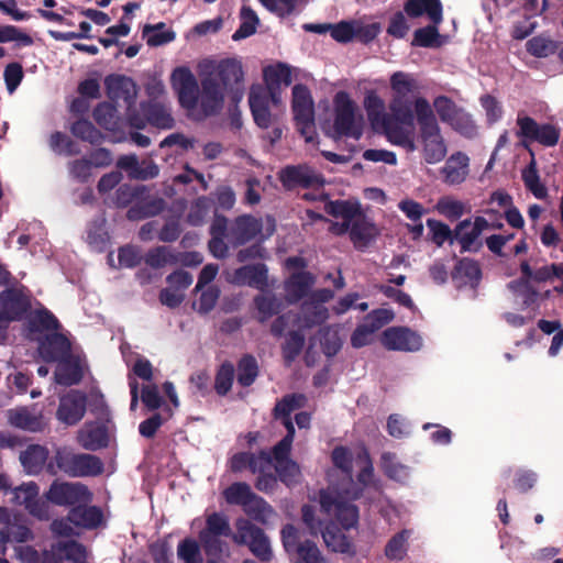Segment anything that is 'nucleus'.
Listing matches in <instances>:
<instances>
[{"mask_svg":"<svg viewBox=\"0 0 563 563\" xmlns=\"http://www.w3.org/2000/svg\"><path fill=\"white\" fill-rule=\"evenodd\" d=\"M244 73L241 62L235 58H225L218 63L216 68L205 75L201 80L200 111L202 117L218 114L224 104V91L234 93L233 99L242 96Z\"/></svg>","mask_w":563,"mask_h":563,"instance_id":"1","label":"nucleus"},{"mask_svg":"<svg viewBox=\"0 0 563 563\" xmlns=\"http://www.w3.org/2000/svg\"><path fill=\"white\" fill-rule=\"evenodd\" d=\"M390 113L386 117L385 135L387 140L408 152L417 150L415 143V101L409 98H393L389 104Z\"/></svg>","mask_w":563,"mask_h":563,"instance_id":"2","label":"nucleus"},{"mask_svg":"<svg viewBox=\"0 0 563 563\" xmlns=\"http://www.w3.org/2000/svg\"><path fill=\"white\" fill-rule=\"evenodd\" d=\"M415 109L422 143L423 158L428 164H437L441 162L448 153L437 117L429 101L423 97L416 98Z\"/></svg>","mask_w":563,"mask_h":563,"instance_id":"3","label":"nucleus"},{"mask_svg":"<svg viewBox=\"0 0 563 563\" xmlns=\"http://www.w3.org/2000/svg\"><path fill=\"white\" fill-rule=\"evenodd\" d=\"M91 412L96 416V421L86 422L77 438L84 449L97 451L108 446L110 431L114 424L111 411L102 396L93 401Z\"/></svg>","mask_w":563,"mask_h":563,"instance_id":"4","label":"nucleus"},{"mask_svg":"<svg viewBox=\"0 0 563 563\" xmlns=\"http://www.w3.org/2000/svg\"><path fill=\"white\" fill-rule=\"evenodd\" d=\"M334 120L331 137L340 140L342 137H352L360 140L363 134L362 118H356V103L350 95L344 91H338L333 98Z\"/></svg>","mask_w":563,"mask_h":563,"instance_id":"5","label":"nucleus"},{"mask_svg":"<svg viewBox=\"0 0 563 563\" xmlns=\"http://www.w3.org/2000/svg\"><path fill=\"white\" fill-rule=\"evenodd\" d=\"M170 84L177 95L180 107L188 114L195 115V112L200 110L201 91L192 71L186 66L176 67L172 73ZM197 118H203L201 111H199Z\"/></svg>","mask_w":563,"mask_h":563,"instance_id":"6","label":"nucleus"},{"mask_svg":"<svg viewBox=\"0 0 563 563\" xmlns=\"http://www.w3.org/2000/svg\"><path fill=\"white\" fill-rule=\"evenodd\" d=\"M31 308L30 296L21 289L11 287L0 291V334L2 340L5 339L10 324L21 321Z\"/></svg>","mask_w":563,"mask_h":563,"instance_id":"7","label":"nucleus"},{"mask_svg":"<svg viewBox=\"0 0 563 563\" xmlns=\"http://www.w3.org/2000/svg\"><path fill=\"white\" fill-rule=\"evenodd\" d=\"M233 541L246 545L250 552L261 562H269L273 558L271 541L265 531L247 519H239Z\"/></svg>","mask_w":563,"mask_h":563,"instance_id":"8","label":"nucleus"},{"mask_svg":"<svg viewBox=\"0 0 563 563\" xmlns=\"http://www.w3.org/2000/svg\"><path fill=\"white\" fill-rule=\"evenodd\" d=\"M278 180L285 190L298 188H321L325 184L323 175L308 164L287 165L278 172Z\"/></svg>","mask_w":563,"mask_h":563,"instance_id":"9","label":"nucleus"},{"mask_svg":"<svg viewBox=\"0 0 563 563\" xmlns=\"http://www.w3.org/2000/svg\"><path fill=\"white\" fill-rule=\"evenodd\" d=\"M12 503L24 506L25 510L38 520H49V505L40 497V488L35 482L23 483L22 485L11 488Z\"/></svg>","mask_w":563,"mask_h":563,"instance_id":"10","label":"nucleus"},{"mask_svg":"<svg viewBox=\"0 0 563 563\" xmlns=\"http://www.w3.org/2000/svg\"><path fill=\"white\" fill-rule=\"evenodd\" d=\"M91 499L88 488L79 483L53 482L45 493V500L57 506H73Z\"/></svg>","mask_w":563,"mask_h":563,"instance_id":"11","label":"nucleus"},{"mask_svg":"<svg viewBox=\"0 0 563 563\" xmlns=\"http://www.w3.org/2000/svg\"><path fill=\"white\" fill-rule=\"evenodd\" d=\"M271 95L263 89L262 85L252 86L249 93V104L255 124L267 130L278 121V114L271 111L267 103Z\"/></svg>","mask_w":563,"mask_h":563,"instance_id":"12","label":"nucleus"},{"mask_svg":"<svg viewBox=\"0 0 563 563\" xmlns=\"http://www.w3.org/2000/svg\"><path fill=\"white\" fill-rule=\"evenodd\" d=\"M108 98L119 103L120 101L131 110L137 95L136 84L125 75L111 74L104 78Z\"/></svg>","mask_w":563,"mask_h":563,"instance_id":"13","label":"nucleus"},{"mask_svg":"<svg viewBox=\"0 0 563 563\" xmlns=\"http://www.w3.org/2000/svg\"><path fill=\"white\" fill-rule=\"evenodd\" d=\"M487 229H489V221L481 216L475 217L473 222L471 219L460 221L455 225V235L459 238L461 253L471 251L477 252L482 246V243H478L476 247L473 246L483 231Z\"/></svg>","mask_w":563,"mask_h":563,"instance_id":"14","label":"nucleus"},{"mask_svg":"<svg viewBox=\"0 0 563 563\" xmlns=\"http://www.w3.org/2000/svg\"><path fill=\"white\" fill-rule=\"evenodd\" d=\"M262 228L261 220L250 214L239 216L228 227V242L233 247L244 245L261 233Z\"/></svg>","mask_w":563,"mask_h":563,"instance_id":"15","label":"nucleus"},{"mask_svg":"<svg viewBox=\"0 0 563 563\" xmlns=\"http://www.w3.org/2000/svg\"><path fill=\"white\" fill-rule=\"evenodd\" d=\"M383 345L391 351H418L422 341L420 335L408 328H388L382 338Z\"/></svg>","mask_w":563,"mask_h":563,"instance_id":"16","label":"nucleus"},{"mask_svg":"<svg viewBox=\"0 0 563 563\" xmlns=\"http://www.w3.org/2000/svg\"><path fill=\"white\" fill-rule=\"evenodd\" d=\"M71 353V344L66 335L57 331L38 340V354L46 363L57 362Z\"/></svg>","mask_w":563,"mask_h":563,"instance_id":"17","label":"nucleus"},{"mask_svg":"<svg viewBox=\"0 0 563 563\" xmlns=\"http://www.w3.org/2000/svg\"><path fill=\"white\" fill-rule=\"evenodd\" d=\"M232 283L264 290L268 286L267 266L263 263L241 266L234 271Z\"/></svg>","mask_w":563,"mask_h":563,"instance_id":"18","label":"nucleus"},{"mask_svg":"<svg viewBox=\"0 0 563 563\" xmlns=\"http://www.w3.org/2000/svg\"><path fill=\"white\" fill-rule=\"evenodd\" d=\"M86 408L87 398L84 394H69L60 399L57 418L68 426H74L82 419Z\"/></svg>","mask_w":563,"mask_h":563,"instance_id":"19","label":"nucleus"},{"mask_svg":"<svg viewBox=\"0 0 563 563\" xmlns=\"http://www.w3.org/2000/svg\"><path fill=\"white\" fill-rule=\"evenodd\" d=\"M379 234L375 223L363 211L351 222L350 240L356 250L366 249Z\"/></svg>","mask_w":563,"mask_h":563,"instance_id":"20","label":"nucleus"},{"mask_svg":"<svg viewBox=\"0 0 563 563\" xmlns=\"http://www.w3.org/2000/svg\"><path fill=\"white\" fill-rule=\"evenodd\" d=\"M451 278L456 283L457 288L466 285H470L472 288H476L482 279L481 266L478 262L473 258H460L451 272Z\"/></svg>","mask_w":563,"mask_h":563,"instance_id":"21","label":"nucleus"},{"mask_svg":"<svg viewBox=\"0 0 563 563\" xmlns=\"http://www.w3.org/2000/svg\"><path fill=\"white\" fill-rule=\"evenodd\" d=\"M404 12L411 19L426 14L433 24H441L443 21L441 0H407L404 3Z\"/></svg>","mask_w":563,"mask_h":563,"instance_id":"22","label":"nucleus"},{"mask_svg":"<svg viewBox=\"0 0 563 563\" xmlns=\"http://www.w3.org/2000/svg\"><path fill=\"white\" fill-rule=\"evenodd\" d=\"M227 231V217L216 213L209 229L211 239L208 243L209 251L216 258L222 260L225 258L229 254V245L224 241L225 239L228 240Z\"/></svg>","mask_w":563,"mask_h":563,"instance_id":"23","label":"nucleus"},{"mask_svg":"<svg viewBox=\"0 0 563 563\" xmlns=\"http://www.w3.org/2000/svg\"><path fill=\"white\" fill-rule=\"evenodd\" d=\"M57 362L59 365L54 374L57 384L63 386H73L82 380L84 368L78 355L69 353L63 360Z\"/></svg>","mask_w":563,"mask_h":563,"instance_id":"24","label":"nucleus"},{"mask_svg":"<svg viewBox=\"0 0 563 563\" xmlns=\"http://www.w3.org/2000/svg\"><path fill=\"white\" fill-rule=\"evenodd\" d=\"M85 504L86 503H81L71 507L67 515V519L76 527L89 530L96 529L101 525L103 514L99 507L87 506Z\"/></svg>","mask_w":563,"mask_h":563,"instance_id":"25","label":"nucleus"},{"mask_svg":"<svg viewBox=\"0 0 563 563\" xmlns=\"http://www.w3.org/2000/svg\"><path fill=\"white\" fill-rule=\"evenodd\" d=\"M314 282L316 278L310 272L301 271L292 273L285 282L287 301L289 303H297L303 299L306 296H308Z\"/></svg>","mask_w":563,"mask_h":563,"instance_id":"26","label":"nucleus"},{"mask_svg":"<svg viewBox=\"0 0 563 563\" xmlns=\"http://www.w3.org/2000/svg\"><path fill=\"white\" fill-rule=\"evenodd\" d=\"M468 156L463 152L452 154L442 168L443 180L449 185L462 184L468 174Z\"/></svg>","mask_w":563,"mask_h":563,"instance_id":"27","label":"nucleus"},{"mask_svg":"<svg viewBox=\"0 0 563 563\" xmlns=\"http://www.w3.org/2000/svg\"><path fill=\"white\" fill-rule=\"evenodd\" d=\"M141 186H131L128 184L121 185L115 192V205L119 208H125L133 202V206L128 210L126 217L130 220L141 219Z\"/></svg>","mask_w":563,"mask_h":563,"instance_id":"28","label":"nucleus"},{"mask_svg":"<svg viewBox=\"0 0 563 563\" xmlns=\"http://www.w3.org/2000/svg\"><path fill=\"white\" fill-rule=\"evenodd\" d=\"M291 109L295 120L308 121L314 117L313 100L307 86L297 84L292 87Z\"/></svg>","mask_w":563,"mask_h":563,"instance_id":"29","label":"nucleus"},{"mask_svg":"<svg viewBox=\"0 0 563 563\" xmlns=\"http://www.w3.org/2000/svg\"><path fill=\"white\" fill-rule=\"evenodd\" d=\"M106 218L103 216H99L91 220L87 225L86 242L89 247L97 253L104 252L110 244V235L106 228Z\"/></svg>","mask_w":563,"mask_h":563,"instance_id":"30","label":"nucleus"},{"mask_svg":"<svg viewBox=\"0 0 563 563\" xmlns=\"http://www.w3.org/2000/svg\"><path fill=\"white\" fill-rule=\"evenodd\" d=\"M48 450L40 444H31L20 454V461L27 474L37 475L44 468Z\"/></svg>","mask_w":563,"mask_h":563,"instance_id":"31","label":"nucleus"},{"mask_svg":"<svg viewBox=\"0 0 563 563\" xmlns=\"http://www.w3.org/2000/svg\"><path fill=\"white\" fill-rule=\"evenodd\" d=\"M329 319V310L323 305L305 300L300 306L301 329H312L323 324Z\"/></svg>","mask_w":563,"mask_h":563,"instance_id":"32","label":"nucleus"},{"mask_svg":"<svg viewBox=\"0 0 563 563\" xmlns=\"http://www.w3.org/2000/svg\"><path fill=\"white\" fill-rule=\"evenodd\" d=\"M254 306L257 311V321L265 323L272 317L277 316L284 308L282 299L274 294H260L254 297Z\"/></svg>","mask_w":563,"mask_h":563,"instance_id":"33","label":"nucleus"},{"mask_svg":"<svg viewBox=\"0 0 563 563\" xmlns=\"http://www.w3.org/2000/svg\"><path fill=\"white\" fill-rule=\"evenodd\" d=\"M60 323L52 311L42 307L31 312L27 319V329L34 333L44 331H58Z\"/></svg>","mask_w":563,"mask_h":563,"instance_id":"34","label":"nucleus"},{"mask_svg":"<svg viewBox=\"0 0 563 563\" xmlns=\"http://www.w3.org/2000/svg\"><path fill=\"white\" fill-rule=\"evenodd\" d=\"M159 129H172L174 126V118L170 111L161 103H143V121Z\"/></svg>","mask_w":563,"mask_h":563,"instance_id":"35","label":"nucleus"},{"mask_svg":"<svg viewBox=\"0 0 563 563\" xmlns=\"http://www.w3.org/2000/svg\"><path fill=\"white\" fill-rule=\"evenodd\" d=\"M364 107L372 124L380 125L385 131L386 117L388 113L385 112L383 99L375 91H368L364 98Z\"/></svg>","mask_w":563,"mask_h":563,"instance_id":"36","label":"nucleus"},{"mask_svg":"<svg viewBox=\"0 0 563 563\" xmlns=\"http://www.w3.org/2000/svg\"><path fill=\"white\" fill-rule=\"evenodd\" d=\"M73 477L98 476L103 472V463L100 457L80 453L76 455Z\"/></svg>","mask_w":563,"mask_h":563,"instance_id":"37","label":"nucleus"},{"mask_svg":"<svg viewBox=\"0 0 563 563\" xmlns=\"http://www.w3.org/2000/svg\"><path fill=\"white\" fill-rule=\"evenodd\" d=\"M238 384L242 387H250L256 380L260 368L255 356L244 354L238 362Z\"/></svg>","mask_w":563,"mask_h":563,"instance_id":"38","label":"nucleus"},{"mask_svg":"<svg viewBox=\"0 0 563 563\" xmlns=\"http://www.w3.org/2000/svg\"><path fill=\"white\" fill-rule=\"evenodd\" d=\"M324 211L334 218L353 220L357 216H361L362 208L358 202H351L349 200H328L324 205Z\"/></svg>","mask_w":563,"mask_h":563,"instance_id":"39","label":"nucleus"},{"mask_svg":"<svg viewBox=\"0 0 563 563\" xmlns=\"http://www.w3.org/2000/svg\"><path fill=\"white\" fill-rule=\"evenodd\" d=\"M223 497L228 504L239 505L244 508L255 497V493L252 492L247 483L236 482L223 490Z\"/></svg>","mask_w":563,"mask_h":563,"instance_id":"40","label":"nucleus"},{"mask_svg":"<svg viewBox=\"0 0 563 563\" xmlns=\"http://www.w3.org/2000/svg\"><path fill=\"white\" fill-rule=\"evenodd\" d=\"M175 32L167 29L163 22L156 25H143V37H146L148 46L157 47L175 40Z\"/></svg>","mask_w":563,"mask_h":563,"instance_id":"41","label":"nucleus"},{"mask_svg":"<svg viewBox=\"0 0 563 563\" xmlns=\"http://www.w3.org/2000/svg\"><path fill=\"white\" fill-rule=\"evenodd\" d=\"M263 77L265 86L280 87L282 84L289 86L292 81L291 70L288 65L278 63L264 68Z\"/></svg>","mask_w":563,"mask_h":563,"instance_id":"42","label":"nucleus"},{"mask_svg":"<svg viewBox=\"0 0 563 563\" xmlns=\"http://www.w3.org/2000/svg\"><path fill=\"white\" fill-rule=\"evenodd\" d=\"M305 335L300 330L289 331L284 344L282 345V353L287 365H290L302 352L305 346Z\"/></svg>","mask_w":563,"mask_h":563,"instance_id":"43","label":"nucleus"},{"mask_svg":"<svg viewBox=\"0 0 563 563\" xmlns=\"http://www.w3.org/2000/svg\"><path fill=\"white\" fill-rule=\"evenodd\" d=\"M10 422L16 428L31 432H37L43 429L42 417L32 413L25 408L11 412Z\"/></svg>","mask_w":563,"mask_h":563,"instance_id":"44","label":"nucleus"},{"mask_svg":"<svg viewBox=\"0 0 563 563\" xmlns=\"http://www.w3.org/2000/svg\"><path fill=\"white\" fill-rule=\"evenodd\" d=\"M70 131L74 136L92 145L103 142V134L88 120L81 119L73 123Z\"/></svg>","mask_w":563,"mask_h":563,"instance_id":"45","label":"nucleus"},{"mask_svg":"<svg viewBox=\"0 0 563 563\" xmlns=\"http://www.w3.org/2000/svg\"><path fill=\"white\" fill-rule=\"evenodd\" d=\"M380 460L382 468L387 477L398 482H404L408 478L409 468L397 461L395 453L385 452L382 454Z\"/></svg>","mask_w":563,"mask_h":563,"instance_id":"46","label":"nucleus"},{"mask_svg":"<svg viewBox=\"0 0 563 563\" xmlns=\"http://www.w3.org/2000/svg\"><path fill=\"white\" fill-rule=\"evenodd\" d=\"M235 368L230 361H224L214 377V390L219 396H225L232 388Z\"/></svg>","mask_w":563,"mask_h":563,"instance_id":"47","label":"nucleus"},{"mask_svg":"<svg viewBox=\"0 0 563 563\" xmlns=\"http://www.w3.org/2000/svg\"><path fill=\"white\" fill-rule=\"evenodd\" d=\"M440 24H429L424 27L417 29L413 33L411 42L412 46L418 47H439L441 45L440 33L438 26Z\"/></svg>","mask_w":563,"mask_h":563,"instance_id":"48","label":"nucleus"},{"mask_svg":"<svg viewBox=\"0 0 563 563\" xmlns=\"http://www.w3.org/2000/svg\"><path fill=\"white\" fill-rule=\"evenodd\" d=\"M448 125L466 137H473L477 132V126L472 119V115L462 108H459L452 119L448 122Z\"/></svg>","mask_w":563,"mask_h":563,"instance_id":"49","label":"nucleus"},{"mask_svg":"<svg viewBox=\"0 0 563 563\" xmlns=\"http://www.w3.org/2000/svg\"><path fill=\"white\" fill-rule=\"evenodd\" d=\"M427 227L432 233V242L439 247L442 246L444 242H449L451 245L454 241L459 242V238L455 235V228L451 230L448 224L435 219H428Z\"/></svg>","mask_w":563,"mask_h":563,"instance_id":"50","label":"nucleus"},{"mask_svg":"<svg viewBox=\"0 0 563 563\" xmlns=\"http://www.w3.org/2000/svg\"><path fill=\"white\" fill-rule=\"evenodd\" d=\"M152 412L148 418L143 420V437L145 438H153L163 423L174 416V410L170 406H164L163 410Z\"/></svg>","mask_w":563,"mask_h":563,"instance_id":"51","label":"nucleus"},{"mask_svg":"<svg viewBox=\"0 0 563 563\" xmlns=\"http://www.w3.org/2000/svg\"><path fill=\"white\" fill-rule=\"evenodd\" d=\"M76 455L65 449H58L54 455L53 461L47 464V471L51 474H56V468L74 476Z\"/></svg>","mask_w":563,"mask_h":563,"instance_id":"52","label":"nucleus"},{"mask_svg":"<svg viewBox=\"0 0 563 563\" xmlns=\"http://www.w3.org/2000/svg\"><path fill=\"white\" fill-rule=\"evenodd\" d=\"M244 511L255 521L266 523L274 515L273 507L261 496L255 494L249 505L244 507Z\"/></svg>","mask_w":563,"mask_h":563,"instance_id":"53","label":"nucleus"},{"mask_svg":"<svg viewBox=\"0 0 563 563\" xmlns=\"http://www.w3.org/2000/svg\"><path fill=\"white\" fill-rule=\"evenodd\" d=\"M144 262L153 268H162L167 264H177V256L167 246H156L143 257Z\"/></svg>","mask_w":563,"mask_h":563,"instance_id":"54","label":"nucleus"},{"mask_svg":"<svg viewBox=\"0 0 563 563\" xmlns=\"http://www.w3.org/2000/svg\"><path fill=\"white\" fill-rule=\"evenodd\" d=\"M522 180L526 188L532 192L538 199H544L548 195L547 187L540 181L536 163L532 161L531 164L522 172Z\"/></svg>","mask_w":563,"mask_h":563,"instance_id":"55","label":"nucleus"},{"mask_svg":"<svg viewBox=\"0 0 563 563\" xmlns=\"http://www.w3.org/2000/svg\"><path fill=\"white\" fill-rule=\"evenodd\" d=\"M319 336L324 355L331 357L339 353L342 342L336 330H333L331 327H323L319 330Z\"/></svg>","mask_w":563,"mask_h":563,"instance_id":"56","label":"nucleus"},{"mask_svg":"<svg viewBox=\"0 0 563 563\" xmlns=\"http://www.w3.org/2000/svg\"><path fill=\"white\" fill-rule=\"evenodd\" d=\"M408 530H401L390 538L385 547V555L389 560H402L407 553Z\"/></svg>","mask_w":563,"mask_h":563,"instance_id":"57","label":"nucleus"},{"mask_svg":"<svg viewBox=\"0 0 563 563\" xmlns=\"http://www.w3.org/2000/svg\"><path fill=\"white\" fill-rule=\"evenodd\" d=\"M199 533L230 537L232 531L227 516L220 512H212L206 519V527Z\"/></svg>","mask_w":563,"mask_h":563,"instance_id":"58","label":"nucleus"},{"mask_svg":"<svg viewBox=\"0 0 563 563\" xmlns=\"http://www.w3.org/2000/svg\"><path fill=\"white\" fill-rule=\"evenodd\" d=\"M333 516L343 529L349 530L356 527L358 522V508L355 505L343 500L338 505V509Z\"/></svg>","mask_w":563,"mask_h":563,"instance_id":"59","label":"nucleus"},{"mask_svg":"<svg viewBox=\"0 0 563 563\" xmlns=\"http://www.w3.org/2000/svg\"><path fill=\"white\" fill-rule=\"evenodd\" d=\"M390 86L394 91L393 98H409L408 95L417 88L415 79L402 71H397L390 77Z\"/></svg>","mask_w":563,"mask_h":563,"instance_id":"60","label":"nucleus"},{"mask_svg":"<svg viewBox=\"0 0 563 563\" xmlns=\"http://www.w3.org/2000/svg\"><path fill=\"white\" fill-rule=\"evenodd\" d=\"M92 117L101 128L114 130L117 124V109L110 102L99 103L93 109Z\"/></svg>","mask_w":563,"mask_h":563,"instance_id":"61","label":"nucleus"},{"mask_svg":"<svg viewBox=\"0 0 563 563\" xmlns=\"http://www.w3.org/2000/svg\"><path fill=\"white\" fill-rule=\"evenodd\" d=\"M527 52L534 57L543 58L555 53L556 43L550 38L534 36L527 44Z\"/></svg>","mask_w":563,"mask_h":563,"instance_id":"62","label":"nucleus"},{"mask_svg":"<svg viewBox=\"0 0 563 563\" xmlns=\"http://www.w3.org/2000/svg\"><path fill=\"white\" fill-rule=\"evenodd\" d=\"M58 551L64 553V559L74 563H86L87 551L84 544L78 541L70 540L60 542L57 545Z\"/></svg>","mask_w":563,"mask_h":563,"instance_id":"63","label":"nucleus"},{"mask_svg":"<svg viewBox=\"0 0 563 563\" xmlns=\"http://www.w3.org/2000/svg\"><path fill=\"white\" fill-rule=\"evenodd\" d=\"M297 554L296 563H325L319 548L311 540H305L298 544Z\"/></svg>","mask_w":563,"mask_h":563,"instance_id":"64","label":"nucleus"}]
</instances>
